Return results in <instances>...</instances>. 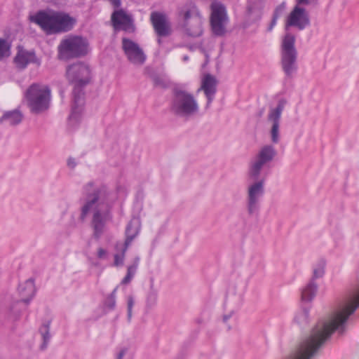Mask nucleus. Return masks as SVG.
Wrapping results in <instances>:
<instances>
[{
    "mask_svg": "<svg viewBox=\"0 0 359 359\" xmlns=\"http://www.w3.org/2000/svg\"><path fill=\"white\" fill-rule=\"evenodd\" d=\"M286 102L281 100L275 108H271L267 116V120L271 123V142L277 144L280 140V121Z\"/></svg>",
    "mask_w": 359,
    "mask_h": 359,
    "instance_id": "obj_10",
    "label": "nucleus"
},
{
    "mask_svg": "<svg viewBox=\"0 0 359 359\" xmlns=\"http://www.w3.org/2000/svg\"><path fill=\"white\" fill-rule=\"evenodd\" d=\"M89 212L93 213L91 225L93 236L99 238L104 232L106 222L109 219V206L105 201L104 194L100 191H93L88 196L87 201L82 208L81 217L82 219Z\"/></svg>",
    "mask_w": 359,
    "mask_h": 359,
    "instance_id": "obj_3",
    "label": "nucleus"
},
{
    "mask_svg": "<svg viewBox=\"0 0 359 359\" xmlns=\"http://www.w3.org/2000/svg\"><path fill=\"white\" fill-rule=\"evenodd\" d=\"M276 154V151L273 146L265 145L260 149L255 158L263 163H267L273 159Z\"/></svg>",
    "mask_w": 359,
    "mask_h": 359,
    "instance_id": "obj_20",
    "label": "nucleus"
},
{
    "mask_svg": "<svg viewBox=\"0 0 359 359\" xmlns=\"http://www.w3.org/2000/svg\"><path fill=\"white\" fill-rule=\"evenodd\" d=\"M284 9H285L284 4H282L276 8V9L273 12V18L271 21V23L267 28V31L271 32L273 29V27L276 25L278 18L281 15Z\"/></svg>",
    "mask_w": 359,
    "mask_h": 359,
    "instance_id": "obj_29",
    "label": "nucleus"
},
{
    "mask_svg": "<svg viewBox=\"0 0 359 359\" xmlns=\"http://www.w3.org/2000/svg\"><path fill=\"white\" fill-rule=\"evenodd\" d=\"M183 18V29L191 37L200 36L203 32V19L197 7L192 4L184 6L180 12Z\"/></svg>",
    "mask_w": 359,
    "mask_h": 359,
    "instance_id": "obj_5",
    "label": "nucleus"
},
{
    "mask_svg": "<svg viewBox=\"0 0 359 359\" xmlns=\"http://www.w3.org/2000/svg\"><path fill=\"white\" fill-rule=\"evenodd\" d=\"M126 353V349H122L117 355V359H123Z\"/></svg>",
    "mask_w": 359,
    "mask_h": 359,
    "instance_id": "obj_43",
    "label": "nucleus"
},
{
    "mask_svg": "<svg viewBox=\"0 0 359 359\" xmlns=\"http://www.w3.org/2000/svg\"><path fill=\"white\" fill-rule=\"evenodd\" d=\"M317 285L311 280L302 290V299L305 302H311L317 292Z\"/></svg>",
    "mask_w": 359,
    "mask_h": 359,
    "instance_id": "obj_22",
    "label": "nucleus"
},
{
    "mask_svg": "<svg viewBox=\"0 0 359 359\" xmlns=\"http://www.w3.org/2000/svg\"><path fill=\"white\" fill-rule=\"evenodd\" d=\"M36 56L34 52L27 51L20 48L14 58L16 67L20 69H25L29 63L34 62Z\"/></svg>",
    "mask_w": 359,
    "mask_h": 359,
    "instance_id": "obj_17",
    "label": "nucleus"
},
{
    "mask_svg": "<svg viewBox=\"0 0 359 359\" xmlns=\"http://www.w3.org/2000/svg\"><path fill=\"white\" fill-rule=\"evenodd\" d=\"M151 284L149 291L146 297V306L147 308H151L157 303L158 300V291L154 287V280L151 278Z\"/></svg>",
    "mask_w": 359,
    "mask_h": 359,
    "instance_id": "obj_24",
    "label": "nucleus"
},
{
    "mask_svg": "<svg viewBox=\"0 0 359 359\" xmlns=\"http://www.w3.org/2000/svg\"><path fill=\"white\" fill-rule=\"evenodd\" d=\"M49 323L44 324L40 329V332L43 339V344L42 345V348H45L47 345V343L50 339L49 334Z\"/></svg>",
    "mask_w": 359,
    "mask_h": 359,
    "instance_id": "obj_32",
    "label": "nucleus"
},
{
    "mask_svg": "<svg viewBox=\"0 0 359 359\" xmlns=\"http://www.w3.org/2000/svg\"><path fill=\"white\" fill-rule=\"evenodd\" d=\"M122 45L126 46V45H137V44L129 39L123 38Z\"/></svg>",
    "mask_w": 359,
    "mask_h": 359,
    "instance_id": "obj_41",
    "label": "nucleus"
},
{
    "mask_svg": "<svg viewBox=\"0 0 359 359\" xmlns=\"http://www.w3.org/2000/svg\"><path fill=\"white\" fill-rule=\"evenodd\" d=\"M262 13H260L259 11H248L247 14V20L244 22L243 27L245 29L248 28L250 26V23H256L257 22L262 18Z\"/></svg>",
    "mask_w": 359,
    "mask_h": 359,
    "instance_id": "obj_28",
    "label": "nucleus"
},
{
    "mask_svg": "<svg viewBox=\"0 0 359 359\" xmlns=\"http://www.w3.org/2000/svg\"><path fill=\"white\" fill-rule=\"evenodd\" d=\"M150 20L158 37H165L171 34V26L165 14L154 11L150 15Z\"/></svg>",
    "mask_w": 359,
    "mask_h": 359,
    "instance_id": "obj_11",
    "label": "nucleus"
},
{
    "mask_svg": "<svg viewBox=\"0 0 359 359\" xmlns=\"http://www.w3.org/2000/svg\"><path fill=\"white\" fill-rule=\"evenodd\" d=\"M111 22L115 30H123L127 33L135 31L133 16L122 8L115 10L111 13Z\"/></svg>",
    "mask_w": 359,
    "mask_h": 359,
    "instance_id": "obj_9",
    "label": "nucleus"
},
{
    "mask_svg": "<svg viewBox=\"0 0 359 359\" xmlns=\"http://www.w3.org/2000/svg\"><path fill=\"white\" fill-rule=\"evenodd\" d=\"M92 186H93V185H92L91 184H90L88 186V187H87V191H90V189L92 188Z\"/></svg>",
    "mask_w": 359,
    "mask_h": 359,
    "instance_id": "obj_46",
    "label": "nucleus"
},
{
    "mask_svg": "<svg viewBox=\"0 0 359 359\" xmlns=\"http://www.w3.org/2000/svg\"><path fill=\"white\" fill-rule=\"evenodd\" d=\"M131 243V238H130L127 242H124V243H117L116 245V249L117 251H119L118 253H116L114 255V264L116 266H122L124 262V258H125V254L129 246V245Z\"/></svg>",
    "mask_w": 359,
    "mask_h": 359,
    "instance_id": "obj_21",
    "label": "nucleus"
},
{
    "mask_svg": "<svg viewBox=\"0 0 359 359\" xmlns=\"http://www.w3.org/2000/svg\"><path fill=\"white\" fill-rule=\"evenodd\" d=\"M295 43V37L290 33H286L283 39L282 45H294Z\"/></svg>",
    "mask_w": 359,
    "mask_h": 359,
    "instance_id": "obj_34",
    "label": "nucleus"
},
{
    "mask_svg": "<svg viewBox=\"0 0 359 359\" xmlns=\"http://www.w3.org/2000/svg\"><path fill=\"white\" fill-rule=\"evenodd\" d=\"M207 48L205 49H203V51L205 53V57L207 58V60H208L209 58L212 57H214V56H217L216 55H212V52L213 50V46H206Z\"/></svg>",
    "mask_w": 359,
    "mask_h": 359,
    "instance_id": "obj_39",
    "label": "nucleus"
},
{
    "mask_svg": "<svg viewBox=\"0 0 359 359\" xmlns=\"http://www.w3.org/2000/svg\"><path fill=\"white\" fill-rule=\"evenodd\" d=\"M265 163L254 158L249 163V169L248 172V178L249 181L259 180L261 171L265 165Z\"/></svg>",
    "mask_w": 359,
    "mask_h": 359,
    "instance_id": "obj_19",
    "label": "nucleus"
},
{
    "mask_svg": "<svg viewBox=\"0 0 359 359\" xmlns=\"http://www.w3.org/2000/svg\"><path fill=\"white\" fill-rule=\"evenodd\" d=\"M297 4H304L306 5L309 4V0H297Z\"/></svg>",
    "mask_w": 359,
    "mask_h": 359,
    "instance_id": "obj_44",
    "label": "nucleus"
},
{
    "mask_svg": "<svg viewBox=\"0 0 359 359\" xmlns=\"http://www.w3.org/2000/svg\"><path fill=\"white\" fill-rule=\"evenodd\" d=\"M91 69L88 65L79 62L67 66L66 77L74 86L73 90V104L69 116L70 122H76L83 111L84 104L83 93L81 87L90 82Z\"/></svg>",
    "mask_w": 359,
    "mask_h": 359,
    "instance_id": "obj_1",
    "label": "nucleus"
},
{
    "mask_svg": "<svg viewBox=\"0 0 359 359\" xmlns=\"http://www.w3.org/2000/svg\"><path fill=\"white\" fill-rule=\"evenodd\" d=\"M264 8V3L262 0H252L249 2L248 6V11H259L262 13Z\"/></svg>",
    "mask_w": 359,
    "mask_h": 359,
    "instance_id": "obj_30",
    "label": "nucleus"
},
{
    "mask_svg": "<svg viewBox=\"0 0 359 359\" xmlns=\"http://www.w3.org/2000/svg\"><path fill=\"white\" fill-rule=\"evenodd\" d=\"M46 34H57L72 30L76 20L69 14L55 11L40 10L29 17Z\"/></svg>",
    "mask_w": 359,
    "mask_h": 359,
    "instance_id": "obj_2",
    "label": "nucleus"
},
{
    "mask_svg": "<svg viewBox=\"0 0 359 359\" xmlns=\"http://www.w3.org/2000/svg\"><path fill=\"white\" fill-rule=\"evenodd\" d=\"M138 262H139V259L136 258L133 264H132L128 267L127 274H126V277L122 280V281H121L122 284L127 285L131 281L132 278H133V276L136 272V270H137V268L138 266Z\"/></svg>",
    "mask_w": 359,
    "mask_h": 359,
    "instance_id": "obj_27",
    "label": "nucleus"
},
{
    "mask_svg": "<svg viewBox=\"0 0 359 359\" xmlns=\"http://www.w3.org/2000/svg\"><path fill=\"white\" fill-rule=\"evenodd\" d=\"M140 231V225L137 222L131 221L128 224L126 229V238L125 242H127L128 240L130 238L131 241L135 238V236L138 234Z\"/></svg>",
    "mask_w": 359,
    "mask_h": 359,
    "instance_id": "obj_26",
    "label": "nucleus"
},
{
    "mask_svg": "<svg viewBox=\"0 0 359 359\" xmlns=\"http://www.w3.org/2000/svg\"><path fill=\"white\" fill-rule=\"evenodd\" d=\"M67 164L72 168H74L76 165V163H75L74 160L72 158H69L68 160Z\"/></svg>",
    "mask_w": 359,
    "mask_h": 359,
    "instance_id": "obj_42",
    "label": "nucleus"
},
{
    "mask_svg": "<svg viewBox=\"0 0 359 359\" xmlns=\"http://www.w3.org/2000/svg\"><path fill=\"white\" fill-rule=\"evenodd\" d=\"M18 292L23 302H29L35 292L34 280L32 279H28L24 283L20 284L18 287Z\"/></svg>",
    "mask_w": 359,
    "mask_h": 359,
    "instance_id": "obj_18",
    "label": "nucleus"
},
{
    "mask_svg": "<svg viewBox=\"0 0 359 359\" xmlns=\"http://www.w3.org/2000/svg\"><path fill=\"white\" fill-rule=\"evenodd\" d=\"M282 67L287 76H291L297 69V50L294 46H283L281 52Z\"/></svg>",
    "mask_w": 359,
    "mask_h": 359,
    "instance_id": "obj_14",
    "label": "nucleus"
},
{
    "mask_svg": "<svg viewBox=\"0 0 359 359\" xmlns=\"http://www.w3.org/2000/svg\"><path fill=\"white\" fill-rule=\"evenodd\" d=\"M0 45H10V44L7 42L6 39L0 38Z\"/></svg>",
    "mask_w": 359,
    "mask_h": 359,
    "instance_id": "obj_45",
    "label": "nucleus"
},
{
    "mask_svg": "<svg viewBox=\"0 0 359 359\" xmlns=\"http://www.w3.org/2000/svg\"><path fill=\"white\" fill-rule=\"evenodd\" d=\"M60 45H88L86 38L80 36H71L63 39Z\"/></svg>",
    "mask_w": 359,
    "mask_h": 359,
    "instance_id": "obj_25",
    "label": "nucleus"
},
{
    "mask_svg": "<svg viewBox=\"0 0 359 359\" xmlns=\"http://www.w3.org/2000/svg\"><path fill=\"white\" fill-rule=\"evenodd\" d=\"M265 179L249 181L247 187V209L249 215L257 213L260 206V201L264 194Z\"/></svg>",
    "mask_w": 359,
    "mask_h": 359,
    "instance_id": "obj_7",
    "label": "nucleus"
},
{
    "mask_svg": "<svg viewBox=\"0 0 359 359\" xmlns=\"http://www.w3.org/2000/svg\"><path fill=\"white\" fill-rule=\"evenodd\" d=\"M309 25V18L304 8L296 6L288 16L287 27H296L302 30Z\"/></svg>",
    "mask_w": 359,
    "mask_h": 359,
    "instance_id": "obj_13",
    "label": "nucleus"
},
{
    "mask_svg": "<svg viewBox=\"0 0 359 359\" xmlns=\"http://www.w3.org/2000/svg\"><path fill=\"white\" fill-rule=\"evenodd\" d=\"M210 26L212 33L216 36H222L226 32L228 16L225 6L220 3H214L211 6Z\"/></svg>",
    "mask_w": 359,
    "mask_h": 359,
    "instance_id": "obj_8",
    "label": "nucleus"
},
{
    "mask_svg": "<svg viewBox=\"0 0 359 359\" xmlns=\"http://www.w3.org/2000/svg\"><path fill=\"white\" fill-rule=\"evenodd\" d=\"M27 105L33 113H41L49 107L50 90L44 85L34 83L25 93Z\"/></svg>",
    "mask_w": 359,
    "mask_h": 359,
    "instance_id": "obj_4",
    "label": "nucleus"
},
{
    "mask_svg": "<svg viewBox=\"0 0 359 359\" xmlns=\"http://www.w3.org/2000/svg\"><path fill=\"white\" fill-rule=\"evenodd\" d=\"M227 319H228V318H227V317H226V316H224V321H226V320H227Z\"/></svg>",
    "mask_w": 359,
    "mask_h": 359,
    "instance_id": "obj_47",
    "label": "nucleus"
},
{
    "mask_svg": "<svg viewBox=\"0 0 359 359\" xmlns=\"http://www.w3.org/2000/svg\"><path fill=\"white\" fill-rule=\"evenodd\" d=\"M154 83L156 86L165 88L168 86V81L164 78H161L158 76L154 78Z\"/></svg>",
    "mask_w": 359,
    "mask_h": 359,
    "instance_id": "obj_35",
    "label": "nucleus"
},
{
    "mask_svg": "<svg viewBox=\"0 0 359 359\" xmlns=\"http://www.w3.org/2000/svg\"><path fill=\"white\" fill-rule=\"evenodd\" d=\"M309 318V309H303L295 316V321L299 324L306 323Z\"/></svg>",
    "mask_w": 359,
    "mask_h": 359,
    "instance_id": "obj_31",
    "label": "nucleus"
},
{
    "mask_svg": "<svg viewBox=\"0 0 359 359\" xmlns=\"http://www.w3.org/2000/svg\"><path fill=\"white\" fill-rule=\"evenodd\" d=\"M107 255V251L104 250L103 248H99L97 250V257L100 259H103Z\"/></svg>",
    "mask_w": 359,
    "mask_h": 359,
    "instance_id": "obj_40",
    "label": "nucleus"
},
{
    "mask_svg": "<svg viewBox=\"0 0 359 359\" xmlns=\"http://www.w3.org/2000/svg\"><path fill=\"white\" fill-rule=\"evenodd\" d=\"M115 293L116 290L113 291V292L111 294L110 297H109V302L107 304V306L109 309H114L116 305V299H115Z\"/></svg>",
    "mask_w": 359,
    "mask_h": 359,
    "instance_id": "obj_38",
    "label": "nucleus"
},
{
    "mask_svg": "<svg viewBox=\"0 0 359 359\" xmlns=\"http://www.w3.org/2000/svg\"><path fill=\"white\" fill-rule=\"evenodd\" d=\"M22 118L23 116L21 111L16 109L6 112L1 119L7 121L11 125L15 126L21 123Z\"/></svg>",
    "mask_w": 359,
    "mask_h": 359,
    "instance_id": "obj_23",
    "label": "nucleus"
},
{
    "mask_svg": "<svg viewBox=\"0 0 359 359\" xmlns=\"http://www.w3.org/2000/svg\"><path fill=\"white\" fill-rule=\"evenodd\" d=\"M172 110L179 116H191L198 113V104L192 94L177 90L175 93Z\"/></svg>",
    "mask_w": 359,
    "mask_h": 359,
    "instance_id": "obj_6",
    "label": "nucleus"
},
{
    "mask_svg": "<svg viewBox=\"0 0 359 359\" xmlns=\"http://www.w3.org/2000/svg\"><path fill=\"white\" fill-rule=\"evenodd\" d=\"M89 52L88 46H58L57 57L60 60L67 61L87 55Z\"/></svg>",
    "mask_w": 359,
    "mask_h": 359,
    "instance_id": "obj_15",
    "label": "nucleus"
},
{
    "mask_svg": "<svg viewBox=\"0 0 359 359\" xmlns=\"http://www.w3.org/2000/svg\"><path fill=\"white\" fill-rule=\"evenodd\" d=\"M217 81L215 76L210 74H205L201 81V86L197 90V93L203 91L207 98L205 109H208L212 100L217 91Z\"/></svg>",
    "mask_w": 359,
    "mask_h": 359,
    "instance_id": "obj_12",
    "label": "nucleus"
},
{
    "mask_svg": "<svg viewBox=\"0 0 359 359\" xmlns=\"http://www.w3.org/2000/svg\"><path fill=\"white\" fill-rule=\"evenodd\" d=\"M325 262L320 261L313 269V279L320 278L324 274Z\"/></svg>",
    "mask_w": 359,
    "mask_h": 359,
    "instance_id": "obj_33",
    "label": "nucleus"
},
{
    "mask_svg": "<svg viewBox=\"0 0 359 359\" xmlns=\"http://www.w3.org/2000/svg\"><path fill=\"white\" fill-rule=\"evenodd\" d=\"M10 55V46H0V60L9 57Z\"/></svg>",
    "mask_w": 359,
    "mask_h": 359,
    "instance_id": "obj_36",
    "label": "nucleus"
},
{
    "mask_svg": "<svg viewBox=\"0 0 359 359\" xmlns=\"http://www.w3.org/2000/svg\"><path fill=\"white\" fill-rule=\"evenodd\" d=\"M135 304L134 299L132 296L128 297V318L130 320L132 317V310Z\"/></svg>",
    "mask_w": 359,
    "mask_h": 359,
    "instance_id": "obj_37",
    "label": "nucleus"
},
{
    "mask_svg": "<svg viewBox=\"0 0 359 359\" xmlns=\"http://www.w3.org/2000/svg\"><path fill=\"white\" fill-rule=\"evenodd\" d=\"M123 48L130 62L142 65L145 61L146 56L140 46H123Z\"/></svg>",
    "mask_w": 359,
    "mask_h": 359,
    "instance_id": "obj_16",
    "label": "nucleus"
}]
</instances>
